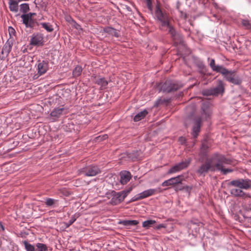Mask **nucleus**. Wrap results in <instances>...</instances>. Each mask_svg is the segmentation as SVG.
<instances>
[{
    "instance_id": "1",
    "label": "nucleus",
    "mask_w": 251,
    "mask_h": 251,
    "mask_svg": "<svg viewBox=\"0 0 251 251\" xmlns=\"http://www.w3.org/2000/svg\"><path fill=\"white\" fill-rule=\"evenodd\" d=\"M155 15L157 20L160 23V28L164 30L165 28L169 29V33L176 43H180L181 41L180 35L178 34L171 24V19L165 11H162L159 6L156 7Z\"/></svg>"
},
{
    "instance_id": "2",
    "label": "nucleus",
    "mask_w": 251,
    "mask_h": 251,
    "mask_svg": "<svg viewBox=\"0 0 251 251\" xmlns=\"http://www.w3.org/2000/svg\"><path fill=\"white\" fill-rule=\"evenodd\" d=\"M229 186L233 188L230 189V194L235 197L243 199L251 198L249 194L244 192L242 189L251 188V180L249 179H237L231 181L228 183Z\"/></svg>"
},
{
    "instance_id": "3",
    "label": "nucleus",
    "mask_w": 251,
    "mask_h": 251,
    "mask_svg": "<svg viewBox=\"0 0 251 251\" xmlns=\"http://www.w3.org/2000/svg\"><path fill=\"white\" fill-rule=\"evenodd\" d=\"M214 158L207 159L197 170V173L200 175L205 176L209 170L215 171L216 167L213 164Z\"/></svg>"
},
{
    "instance_id": "4",
    "label": "nucleus",
    "mask_w": 251,
    "mask_h": 251,
    "mask_svg": "<svg viewBox=\"0 0 251 251\" xmlns=\"http://www.w3.org/2000/svg\"><path fill=\"white\" fill-rule=\"evenodd\" d=\"M220 73L224 75L226 80L234 84H239L241 80L236 75L234 72L229 71L225 68H223Z\"/></svg>"
},
{
    "instance_id": "5",
    "label": "nucleus",
    "mask_w": 251,
    "mask_h": 251,
    "mask_svg": "<svg viewBox=\"0 0 251 251\" xmlns=\"http://www.w3.org/2000/svg\"><path fill=\"white\" fill-rule=\"evenodd\" d=\"M224 91L223 83L222 80H218V86L209 89L204 90L202 94L204 96L218 95Z\"/></svg>"
},
{
    "instance_id": "6",
    "label": "nucleus",
    "mask_w": 251,
    "mask_h": 251,
    "mask_svg": "<svg viewBox=\"0 0 251 251\" xmlns=\"http://www.w3.org/2000/svg\"><path fill=\"white\" fill-rule=\"evenodd\" d=\"M100 172V169L97 166H89L83 168L79 171V174H83L88 176H95Z\"/></svg>"
},
{
    "instance_id": "7",
    "label": "nucleus",
    "mask_w": 251,
    "mask_h": 251,
    "mask_svg": "<svg viewBox=\"0 0 251 251\" xmlns=\"http://www.w3.org/2000/svg\"><path fill=\"white\" fill-rule=\"evenodd\" d=\"M44 44V37L43 34L40 33H35L32 34L30 40V45L34 46H42Z\"/></svg>"
},
{
    "instance_id": "8",
    "label": "nucleus",
    "mask_w": 251,
    "mask_h": 251,
    "mask_svg": "<svg viewBox=\"0 0 251 251\" xmlns=\"http://www.w3.org/2000/svg\"><path fill=\"white\" fill-rule=\"evenodd\" d=\"M111 196L112 197L110 201V203L113 205L120 203L124 201L126 198L125 195H123L122 191L116 192L114 191H112Z\"/></svg>"
},
{
    "instance_id": "9",
    "label": "nucleus",
    "mask_w": 251,
    "mask_h": 251,
    "mask_svg": "<svg viewBox=\"0 0 251 251\" xmlns=\"http://www.w3.org/2000/svg\"><path fill=\"white\" fill-rule=\"evenodd\" d=\"M189 164L188 161H182L176 164L171 168L168 171V174H172L180 171L181 170L187 167Z\"/></svg>"
},
{
    "instance_id": "10",
    "label": "nucleus",
    "mask_w": 251,
    "mask_h": 251,
    "mask_svg": "<svg viewBox=\"0 0 251 251\" xmlns=\"http://www.w3.org/2000/svg\"><path fill=\"white\" fill-rule=\"evenodd\" d=\"M181 87V86L175 83H169L166 82L162 86L163 91L170 93L176 91Z\"/></svg>"
},
{
    "instance_id": "11",
    "label": "nucleus",
    "mask_w": 251,
    "mask_h": 251,
    "mask_svg": "<svg viewBox=\"0 0 251 251\" xmlns=\"http://www.w3.org/2000/svg\"><path fill=\"white\" fill-rule=\"evenodd\" d=\"M214 159L215 158H214ZM215 160L216 163L215 164V166L216 169H222L223 167H224V164H230L231 163V160L226 158L224 156H221Z\"/></svg>"
},
{
    "instance_id": "12",
    "label": "nucleus",
    "mask_w": 251,
    "mask_h": 251,
    "mask_svg": "<svg viewBox=\"0 0 251 251\" xmlns=\"http://www.w3.org/2000/svg\"><path fill=\"white\" fill-rule=\"evenodd\" d=\"M182 181V178L180 176H177L176 177L171 178L168 180L164 181L162 184L161 185L163 187L165 186H169L171 185H174V186L178 184L181 183Z\"/></svg>"
},
{
    "instance_id": "13",
    "label": "nucleus",
    "mask_w": 251,
    "mask_h": 251,
    "mask_svg": "<svg viewBox=\"0 0 251 251\" xmlns=\"http://www.w3.org/2000/svg\"><path fill=\"white\" fill-rule=\"evenodd\" d=\"M201 118L197 117L194 119V125L192 129V135L194 138H196L200 131L201 126Z\"/></svg>"
},
{
    "instance_id": "14",
    "label": "nucleus",
    "mask_w": 251,
    "mask_h": 251,
    "mask_svg": "<svg viewBox=\"0 0 251 251\" xmlns=\"http://www.w3.org/2000/svg\"><path fill=\"white\" fill-rule=\"evenodd\" d=\"M21 17L22 19L23 23L26 27L33 28L35 23L34 20L32 18H30L28 15H25V14H22Z\"/></svg>"
},
{
    "instance_id": "15",
    "label": "nucleus",
    "mask_w": 251,
    "mask_h": 251,
    "mask_svg": "<svg viewBox=\"0 0 251 251\" xmlns=\"http://www.w3.org/2000/svg\"><path fill=\"white\" fill-rule=\"evenodd\" d=\"M13 46V41L12 40L8 39L3 46L1 53L5 56H8L9 53L11 50L12 47Z\"/></svg>"
},
{
    "instance_id": "16",
    "label": "nucleus",
    "mask_w": 251,
    "mask_h": 251,
    "mask_svg": "<svg viewBox=\"0 0 251 251\" xmlns=\"http://www.w3.org/2000/svg\"><path fill=\"white\" fill-rule=\"evenodd\" d=\"M131 175L129 172L122 171L120 173V182L122 184H126L131 179Z\"/></svg>"
},
{
    "instance_id": "17",
    "label": "nucleus",
    "mask_w": 251,
    "mask_h": 251,
    "mask_svg": "<svg viewBox=\"0 0 251 251\" xmlns=\"http://www.w3.org/2000/svg\"><path fill=\"white\" fill-rule=\"evenodd\" d=\"M48 69V63L46 61H42L38 64L37 70L38 73L42 75L46 73Z\"/></svg>"
},
{
    "instance_id": "18",
    "label": "nucleus",
    "mask_w": 251,
    "mask_h": 251,
    "mask_svg": "<svg viewBox=\"0 0 251 251\" xmlns=\"http://www.w3.org/2000/svg\"><path fill=\"white\" fill-rule=\"evenodd\" d=\"M95 83L100 86L101 90H103L107 87L108 81L104 77H99L95 79Z\"/></svg>"
},
{
    "instance_id": "19",
    "label": "nucleus",
    "mask_w": 251,
    "mask_h": 251,
    "mask_svg": "<svg viewBox=\"0 0 251 251\" xmlns=\"http://www.w3.org/2000/svg\"><path fill=\"white\" fill-rule=\"evenodd\" d=\"M19 0H9V8L12 12H17L19 10Z\"/></svg>"
},
{
    "instance_id": "20",
    "label": "nucleus",
    "mask_w": 251,
    "mask_h": 251,
    "mask_svg": "<svg viewBox=\"0 0 251 251\" xmlns=\"http://www.w3.org/2000/svg\"><path fill=\"white\" fill-rule=\"evenodd\" d=\"M201 110L202 111V114L204 115L205 118L207 119L211 114V111L209 109V103L208 101L202 103Z\"/></svg>"
},
{
    "instance_id": "21",
    "label": "nucleus",
    "mask_w": 251,
    "mask_h": 251,
    "mask_svg": "<svg viewBox=\"0 0 251 251\" xmlns=\"http://www.w3.org/2000/svg\"><path fill=\"white\" fill-rule=\"evenodd\" d=\"M157 189H150L148 190H145L143 192L140 193L141 198H142L143 199H144L150 196H152L155 193Z\"/></svg>"
},
{
    "instance_id": "22",
    "label": "nucleus",
    "mask_w": 251,
    "mask_h": 251,
    "mask_svg": "<svg viewBox=\"0 0 251 251\" xmlns=\"http://www.w3.org/2000/svg\"><path fill=\"white\" fill-rule=\"evenodd\" d=\"M64 110V109L63 108H55L51 112L50 115L54 119L58 118L62 115Z\"/></svg>"
},
{
    "instance_id": "23",
    "label": "nucleus",
    "mask_w": 251,
    "mask_h": 251,
    "mask_svg": "<svg viewBox=\"0 0 251 251\" xmlns=\"http://www.w3.org/2000/svg\"><path fill=\"white\" fill-rule=\"evenodd\" d=\"M210 66L212 68V70L216 72L220 73L222 69L224 68L222 66L216 65L215 63V60L214 59H212L210 60Z\"/></svg>"
},
{
    "instance_id": "24",
    "label": "nucleus",
    "mask_w": 251,
    "mask_h": 251,
    "mask_svg": "<svg viewBox=\"0 0 251 251\" xmlns=\"http://www.w3.org/2000/svg\"><path fill=\"white\" fill-rule=\"evenodd\" d=\"M119 224L125 226H136L139 224L137 220H124L119 222Z\"/></svg>"
},
{
    "instance_id": "25",
    "label": "nucleus",
    "mask_w": 251,
    "mask_h": 251,
    "mask_svg": "<svg viewBox=\"0 0 251 251\" xmlns=\"http://www.w3.org/2000/svg\"><path fill=\"white\" fill-rule=\"evenodd\" d=\"M148 114V112L146 110H144L137 113L134 118V121L135 122H138L143 119L146 115Z\"/></svg>"
},
{
    "instance_id": "26",
    "label": "nucleus",
    "mask_w": 251,
    "mask_h": 251,
    "mask_svg": "<svg viewBox=\"0 0 251 251\" xmlns=\"http://www.w3.org/2000/svg\"><path fill=\"white\" fill-rule=\"evenodd\" d=\"M40 25L49 32H51L53 30L52 25L49 23H41Z\"/></svg>"
},
{
    "instance_id": "27",
    "label": "nucleus",
    "mask_w": 251,
    "mask_h": 251,
    "mask_svg": "<svg viewBox=\"0 0 251 251\" xmlns=\"http://www.w3.org/2000/svg\"><path fill=\"white\" fill-rule=\"evenodd\" d=\"M23 244L24 245L25 249L26 250V251H35V247L29 243L27 241L25 240L23 241Z\"/></svg>"
},
{
    "instance_id": "28",
    "label": "nucleus",
    "mask_w": 251,
    "mask_h": 251,
    "mask_svg": "<svg viewBox=\"0 0 251 251\" xmlns=\"http://www.w3.org/2000/svg\"><path fill=\"white\" fill-rule=\"evenodd\" d=\"M156 223L155 220H149L143 222L142 226L146 229H148L152 226V225Z\"/></svg>"
},
{
    "instance_id": "29",
    "label": "nucleus",
    "mask_w": 251,
    "mask_h": 251,
    "mask_svg": "<svg viewBox=\"0 0 251 251\" xmlns=\"http://www.w3.org/2000/svg\"><path fill=\"white\" fill-rule=\"evenodd\" d=\"M36 250L35 251H48V247L46 244L38 243L36 244Z\"/></svg>"
},
{
    "instance_id": "30",
    "label": "nucleus",
    "mask_w": 251,
    "mask_h": 251,
    "mask_svg": "<svg viewBox=\"0 0 251 251\" xmlns=\"http://www.w3.org/2000/svg\"><path fill=\"white\" fill-rule=\"evenodd\" d=\"M20 11L25 14L29 10V6L28 3H22L20 5Z\"/></svg>"
},
{
    "instance_id": "31",
    "label": "nucleus",
    "mask_w": 251,
    "mask_h": 251,
    "mask_svg": "<svg viewBox=\"0 0 251 251\" xmlns=\"http://www.w3.org/2000/svg\"><path fill=\"white\" fill-rule=\"evenodd\" d=\"M82 69L81 67L77 66L75 69L73 70V75L74 76L77 77L79 76L82 72Z\"/></svg>"
},
{
    "instance_id": "32",
    "label": "nucleus",
    "mask_w": 251,
    "mask_h": 251,
    "mask_svg": "<svg viewBox=\"0 0 251 251\" xmlns=\"http://www.w3.org/2000/svg\"><path fill=\"white\" fill-rule=\"evenodd\" d=\"M241 24L246 29H251V23L248 20L243 19L241 21Z\"/></svg>"
},
{
    "instance_id": "33",
    "label": "nucleus",
    "mask_w": 251,
    "mask_h": 251,
    "mask_svg": "<svg viewBox=\"0 0 251 251\" xmlns=\"http://www.w3.org/2000/svg\"><path fill=\"white\" fill-rule=\"evenodd\" d=\"M56 201L57 200H55L54 199L51 198H47L46 200L45 203L47 206H50L53 205Z\"/></svg>"
},
{
    "instance_id": "34",
    "label": "nucleus",
    "mask_w": 251,
    "mask_h": 251,
    "mask_svg": "<svg viewBox=\"0 0 251 251\" xmlns=\"http://www.w3.org/2000/svg\"><path fill=\"white\" fill-rule=\"evenodd\" d=\"M76 220V218L75 216H73L71 217V219L68 222L65 223L66 226L67 227H69L71 225H72Z\"/></svg>"
},
{
    "instance_id": "35",
    "label": "nucleus",
    "mask_w": 251,
    "mask_h": 251,
    "mask_svg": "<svg viewBox=\"0 0 251 251\" xmlns=\"http://www.w3.org/2000/svg\"><path fill=\"white\" fill-rule=\"evenodd\" d=\"M216 170H220L222 172L224 175H226L228 173H230L232 171V170L230 169H224V167H223L222 169H216Z\"/></svg>"
},
{
    "instance_id": "36",
    "label": "nucleus",
    "mask_w": 251,
    "mask_h": 251,
    "mask_svg": "<svg viewBox=\"0 0 251 251\" xmlns=\"http://www.w3.org/2000/svg\"><path fill=\"white\" fill-rule=\"evenodd\" d=\"M143 199L142 198H141V195L140 193L134 196L131 200V201H135L140 200Z\"/></svg>"
},
{
    "instance_id": "37",
    "label": "nucleus",
    "mask_w": 251,
    "mask_h": 251,
    "mask_svg": "<svg viewBox=\"0 0 251 251\" xmlns=\"http://www.w3.org/2000/svg\"><path fill=\"white\" fill-rule=\"evenodd\" d=\"M166 227H167V226H166V224H159L157 226H154L153 228L155 230H158V229H160L161 228H166Z\"/></svg>"
},
{
    "instance_id": "38",
    "label": "nucleus",
    "mask_w": 251,
    "mask_h": 251,
    "mask_svg": "<svg viewBox=\"0 0 251 251\" xmlns=\"http://www.w3.org/2000/svg\"><path fill=\"white\" fill-rule=\"evenodd\" d=\"M175 190L176 191H180L184 189V187L181 185V183L176 184L174 186Z\"/></svg>"
},
{
    "instance_id": "39",
    "label": "nucleus",
    "mask_w": 251,
    "mask_h": 251,
    "mask_svg": "<svg viewBox=\"0 0 251 251\" xmlns=\"http://www.w3.org/2000/svg\"><path fill=\"white\" fill-rule=\"evenodd\" d=\"M108 138V136L107 134H104L102 136H99L98 137H97V140L98 141H102V140H104L106 139H107Z\"/></svg>"
},
{
    "instance_id": "40",
    "label": "nucleus",
    "mask_w": 251,
    "mask_h": 251,
    "mask_svg": "<svg viewBox=\"0 0 251 251\" xmlns=\"http://www.w3.org/2000/svg\"><path fill=\"white\" fill-rule=\"evenodd\" d=\"M131 190H132V188L130 187L126 190L122 191V192L123 193V195H125V197L126 198V197L131 191Z\"/></svg>"
},
{
    "instance_id": "41",
    "label": "nucleus",
    "mask_w": 251,
    "mask_h": 251,
    "mask_svg": "<svg viewBox=\"0 0 251 251\" xmlns=\"http://www.w3.org/2000/svg\"><path fill=\"white\" fill-rule=\"evenodd\" d=\"M146 3H147L148 8L149 9L151 10V5H152L151 0H146Z\"/></svg>"
},
{
    "instance_id": "42",
    "label": "nucleus",
    "mask_w": 251,
    "mask_h": 251,
    "mask_svg": "<svg viewBox=\"0 0 251 251\" xmlns=\"http://www.w3.org/2000/svg\"><path fill=\"white\" fill-rule=\"evenodd\" d=\"M178 141L179 142V143L183 145V144H184L185 143V142H186V140H185V138L183 137H180L179 138V139H178Z\"/></svg>"
},
{
    "instance_id": "43",
    "label": "nucleus",
    "mask_w": 251,
    "mask_h": 251,
    "mask_svg": "<svg viewBox=\"0 0 251 251\" xmlns=\"http://www.w3.org/2000/svg\"><path fill=\"white\" fill-rule=\"evenodd\" d=\"M112 30L113 31V35L115 36L118 37L119 36L118 32L115 29H114L112 28Z\"/></svg>"
},
{
    "instance_id": "44",
    "label": "nucleus",
    "mask_w": 251,
    "mask_h": 251,
    "mask_svg": "<svg viewBox=\"0 0 251 251\" xmlns=\"http://www.w3.org/2000/svg\"><path fill=\"white\" fill-rule=\"evenodd\" d=\"M4 230V227L2 225V223L0 222V231H3Z\"/></svg>"
},
{
    "instance_id": "45",
    "label": "nucleus",
    "mask_w": 251,
    "mask_h": 251,
    "mask_svg": "<svg viewBox=\"0 0 251 251\" xmlns=\"http://www.w3.org/2000/svg\"><path fill=\"white\" fill-rule=\"evenodd\" d=\"M25 15H28V16L30 17V18H32V17L33 16V15H35L36 14L35 13H27V14H25Z\"/></svg>"
},
{
    "instance_id": "46",
    "label": "nucleus",
    "mask_w": 251,
    "mask_h": 251,
    "mask_svg": "<svg viewBox=\"0 0 251 251\" xmlns=\"http://www.w3.org/2000/svg\"><path fill=\"white\" fill-rule=\"evenodd\" d=\"M10 30H14V29L12 27H10L9 28V30L10 31Z\"/></svg>"
},
{
    "instance_id": "47",
    "label": "nucleus",
    "mask_w": 251,
    "mask_h": 251,
    "mask_svg": "<svg viewBox=\"0 0 251 251\" xmlns=\"http://www.w3.org/2000/svg\"><path fill=\"white\" fill-rule=\"evenodd\" d=\"M29 0H19V1H20V2L21 1H28Z\"/></svg>"
},
{
    "instance_id": "48",
    "label": "nucleus",
    "mask_w": 251,
    "mask_h": 251,
    "mask_svg": "<svg viewBox=\"0 0 251 251\" xmlns=\"http://www.w3.org/2000/svg\"><path fill=\"white\" fill-rule=\"evenodd\" d=\"M250 218L251 219V217H250Z\"/></svg>"
},
{
    "instance_id": "49",
    "label": "nucleus",
    "mask_w": 251,
    "mask_h": 251,
    "mask_svg": "<svg viewBox=\"0 0 251 251\" xmlns=\"http://www.w3.org/2000/svg\"><path fill=\"white\" fill-rule=\"evenodd\" d=\"M250 210H251V208L250 209Z\"/></svg>"
}]
</instances>
